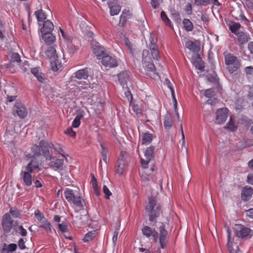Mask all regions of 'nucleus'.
<instances>
[{"label":"nucleus","mask_w":253,"mask_h":253,"mask_svg":"<svg viewBox=\"0 0 253 253\" xmlns=\"http://www.w3.org/2000/svg\"><path fill=\"white\" fill-rule=\"evenodd\" d=\"M148 200V203L145 208L146 212L149 217V221L154 222L155 224L156 219L161 216H163V206L158 202L155 197L149 196Z\"/></svg>","instance_id":"nucleus-1"},{"label":"nucleus","mask_w":253,"mask_h":253,"mask_svg":"<svg viewBox=\"0 0 253 253\" xmlns=\"http://www.w3.org/2000/svg\"><path fill=\"white\" fill-rule=\"evenodd\" d=\"M10 207L9 212L4 213L1 217V226L4 235H7L11 232L13 223L15 221L12 219L19 218L20 211L16 207Z\"/></svg>","instance_id":"nucleus-2"},{"label":"nucleus","mask_w":253,"mask_h":253,"mask_svg":"<svg viewBox=\"0 0 253 253\" xmlns=\"http://www.w3.org/2000/svg\"><path fill=\"white\" fill-rule=\"evenodd\" d=\"M158 230L159 234L154 229L151 228L148 226H144L142 229V232L144 235L147 237H167L170 232L171 229H169V223L159 222Z\"/></svg>","instance_id":"nucleus-3"},{"label":"nucleus","mask_w":253,"mask_h":253,"mask_svg":"<svg viewBox=\"0 0 253 253\" xmlns=\"http://www.w3.org/2000/svg\"><path fill=\"white\" fill-rule=\"evenodd\" d=\"M226 69L230 74L237 72L241 66V60L232 53L225 51L223 53Z\"/></svg>","instance_id":"nucleus-4"},{"label":"nucleus","mask_w":253,"mask_h":253,"mask_svg":"<svg viewBox=\"0 0 253 253\" xmlns=\"http://www.w3.org/2000/svg\"><path fill=\"white\" fill-rule=\"evenodd\" d=\"M64 196L66 200L71 204H73L78 211L84 209L85 202L80 196L75 195L73 190L66 188L64 191Z\"/></svg>","instance_id":"nucleus-5"},{"label":"nucleus","mask_w":253,"mask_h":253,"mask_svg":"<svg viewBox=\"0 0 253 253\" xmlns=\"http://www.w3.org/2000/svg\"><path fill=\"white\" fill-rule=\"evenodd\" d=\"M45 53L50 60L51 70L54 72L62 70L63 66L58 59L55 48L53 46L49 47Z\"/></svg>","instance_id":"nucleus-6"},{"label":"nucleus","mask_w":253,"mask_h":253,"mask_svg":"<svg viewBox=\"0 0 253 253\" xmlns=\"http://www.w3.org/2000/svg\"><path fill=\"white\" fill-rule=\"evenodd\" d=\"M101 63L107 69L117 67L119 65V61L114 55H109L107 52L101 59Z\"/></svg>","instance_id":"nucleus-7"},{"label":"nucleus","mask_w":253,"mask_h":253,"mask_svg":"<svg viewBox=\"0 0 253 253\" xmlns=\"http://www.w3.org/2000/svg\"><path fill=\"white\" fill-rule=\"evenodd\" d=\"M39 144L40 145L42 155L46 160H54L55 157H52V152L51 150L50 151V149L52 148V143H48L47 141L42 140L40 141Z\"/></svg>","instance_id":"nucleus-8"},{"label":"nucleus","mask_w":253,"mask_h":253,"mask_svg":"<svg viewBox=\"0 0 253 253\" xmlns=\"http://www.w3.org/2000/svg\"><path fill=\"white\" fill-rule=\"evenodd\" d=\"M155 147L152 145L146 148L144 152V156L146 159L144 160L142 158L140 159L141 165L142 168H148L149 162L154 159L155 157Z\"/></svg>","instance_id":"nucleus-9"},{"label":"nucleus","mask_w":253,"mask_h":253,"mask_svg":"<svg viewBox=\"0 0 253 253\" xmlns=\"http://www.w3.org/2000/svg\"><path fill=\"white\" fill-rule=\"evenodd\" d=\"M241 238H228L227 247L230 253H242L239 247L241 244Z\"/></svg>","instance_id":"nucleus-10"},{"label":"nucleus","mask_w":253,"mask_h":253,"mask_svg":"<svg viewBox=\"0 0 253 253\" xmlns=\"http://www.w3.org/2000/svg\"><path fill=\"white\" fill-rule=\"evenodd\" d=\"M117 76L119 84L123 86L126 85L127 82H130L132 77V74L128 70L122 71Z\"/></svg>","instance_id":"nucleus-11"},{"label":"nucleus","mask_w":253,"mask_h":253,"mask_svg":"<svg viewBox=\"0 0 253 253\" xmlns=\"http://www.w3.org/2000/svg\"><path fill=\"white\" fill-rule=\"evenodd\" d=\"M228 109L226 108L218 109L215 112V121L217 124H222L225 122L228 116Z\"/></svg>","instance_id":"nucleus-12"},{"label":"nucleus","mask_w":253,"mask_h":253,"mask_svg":"<svg viewBox=\"0 0 253 253\" xmlns=\"http://www.w3.org/2000/svg\"><path fill=\"white\" fill-rule=\"evenodd\" d=\"M13 110L21 119L25 118L27 115L26 107L23 103L20 101L15 102Z\"/></svg>","instance_id":"nucleus-13"},{"label":"nucleus","mask_w":253,"mask_h":253,"mask_svg":"<svg viewBox=\"0 0 253 253\" xmlns=\"http://www.w3.org/2000/svg\"><path fill=\"white\" fill-rule=\"evenodd\" d=\"M91 48L93 53L99 60H100L101 58L107 52L105 48L97 42H92L91 45Z\"/></svg>","instance_id":"nucleus-14"},{"label":"nucleus","mask_w":253,"mask_h":253,"mask_svg":"<svg viewBox=\"0 0 253 253\" xmlns=\"http://www.w3.org/2000/svg\"><path fill=\"white\" fill-rule=\"evenodd\" d=\"M238 229L235 231L236 235L237 237H251L253 236V231L250 228L245 227L241 224L237 225Z\"/></svg>","instance_id":"nucleus-15"},{"label":"nucleus","mask_w":253,"mask_h":253,"mask_svg":"<svg viewBox=\"0 0 253 253\" xmlns=\"http://www.w3.org/2000/svg\"><path fill=\"white\" fill-rule=\"evenodd\" d=\"M142 63L146 74L149 76L153 78L158 75V74L156 72L155 66L152 62V60L143 61Z\"/></svg>","instance_id":"nucleus-16"},{"label":"nucleus","mask_w":253,"mask_h":253,"mask_svg":"<svg viewBox=\"0 0 253 253\" xmlns=\"http://www.w3.org/2000/svg\"><path fill=\"white\" fill-rule=\"evenodd\" d=\"M32 170L27 169L25 168V171H22L21 172V176H22L24 184L27 186H30L32 184V173H33Z\"/></svg>","instance_id":"nucleus-17"},{"label":"nucleus","mask_w":253,"mask_h":253,"mask_svg":"<svg viewBox=\"0 0 253 253\" xmlns=\"http://www.w3.org/2000/svg\"><path fill=\"white\" fill-rule=\"evenodd\" d=\"M91 74V69L85 67L74 73L75 77L79 80H87Z\"/></svg>","instance_id":"nucleus-18"},{"label":"nucleus","mask_w":253,"mask_h":253,"mask_svg":"<svg viewBox=\"0 0 253 253\" xmlns=\"http://www.w3.org/2000/svg\"><path fill=\"white\" fill-rule=\"evenodd\" d=\"M13 235H17L21 236H26L27 235V231L23 228L22 225H18L17 221L13 223L12 229L10 233Z\"/></svg>","instance_id":"nucleus-19"},{"label":"nucleus","mask_w":253,"mask_h":253,"mask_svg":"<svg viewBox=\"0 0 253 253\" xmlns=\"http://www.w3.org/2000/svg\"><path fill=\"white\" fill-rule=\"evenodd\" d=\"M132 16V13L129 10L124 9L123 10L122 14L120 17V21L118 26L124 28L126 26V24L128 19Z\"/></svg>","instance_id":"nucleus-20"},{"label":"nucleus","mask_w":253,"mask_h":253,"mask_svg":"<svg viewBox=\"0 0 253 253\" xmlns=\"http://www.w3.org/2000/svg\"><path fill=\"white\" fill-rule=\"evenodd\" d=\"M253 194V189L249 186L244 187L241 190V198L244 201L250 200Z\"/></svg>","instance_id":"nucleus-21"},{"label":"nucleus","mask_w":253,"mask_h":253,"mask_svg":"<svg viewBox=\"0 0 253 253\" xmlns=\"http://www.w3.org/2000/svg\"><path fill=\"white\" fill-rule=\"evenodd\" d=\"M28 158H31V160L29 163L26 166V168L28 169L32 170L34 171V170H37V171H39L41 170V168L40 167L39 162L36 157L31 154L28 155Z\"/></svg>","instance_id":"nucleus-22"},{"label":"nucleus","mask_w":253,"mask_h":253,"mask_svg":"<svg viewBox=\"0 0 253 253\" xmlns=\"http://www.w3.org/2000/svg\"><path fill=\"white\" fill-rule=\"evenodd\" d=\"M230 14L232 16H233L236 20L248 21L247 19L243 13V11L239 6L234 8L233 10H232L230 12Z\"/></svg>","instance_id":"nucleus-23"},{"label":"nucleus","mask_w":253,"mask_h":253,"mask_svg":"<svg viewBox=\"0 0 253 253\" xmlns=\"http://www.w3.org/2000/svg\"><path fill=\"white\" fill-rule=\"evenodd\" d=\"M193 64L195 67L201 71V72H203L205 71V62L202 60L200 55L199 53H197L194 58L193 59Z\"/></svg>","instance_id":"nucleus-24"},{"label":"nucleus","mask_w":253,"mask_h":253,"mask_svg":"<svg viewBox=\"0 0 253 253\" xmlns=\"http://www.w3.org/2000/svg\"><path fill=\"white\" fill-rule=\"evenodd\" d=\"M236 36H237V39L238 42L241 45L245 44L250 40L249 34L243 31H241Z\"/></svg>","instance_id":"nucleus-25"},{"label":"nucleus","mask_w":253,"mask_h":253,"mask_svg":"<svg viewBox=\"0 0 253 253\" xmlns=\"http://www.w3.org/2000/svg\"><path fill=\"white\" fill-rule=\"evenodd\" d=\"M228 26L231 33L235 35L241 32L240 29L242 28V26L239 23L230 21L228 24Z\"/></svg>","instance_id":"nucleus-26"},{"label":"nucleus","mask_w":253,"mask_h":253,"mask_svg":"<svg viewBox=\"0 0 253 253\" xmlns=\"http://www.w3.org/2000/svg\"><path fill=\"white\" fill-rule=\"evenodd\" d=\"M53 29L54 25L52 22L50 20H47L43 22L42 27L41 29V32L42 34L52 32Z\"/></svg>","instance_id":"nucleus-27"},{"label":"nucleus","mask_w":253,"mask_h":253,"mask_svg":"<svg viewBox=\"0 0 253 253\" xmlns=\"http://www.w3.org/2000/svg\"><path fill=\"white\" fill-rule=\"evenodd\" d=\"M42 39L46 45H51L55 40V37L52 34V32L42 33Z\"/></svg>","instance_id":"nucleus-28"},{"label":"nucleus","mask_w":253,"mask_h":253,"mask_svg":"<svg viewBox=\"0 0 253 253\" xmlns=\"http://www.w3.org/2000/svg\"><path fill=\"white\" fill-rule=\"evenodd\" d=\"M185 46L193 52H198L200 49V44L192 41H188L185 43Z\"/></svg>","instance_id":"nucleus-29"},{"label":"nucleus","mask_w":253,"mask_h":253,"mask_svg":"<svg viewBox=\"0 0 253 253\" xmlns=\"http://www.w3.org/2000/svg\"><path fill=\"white\" fill-rule=\"evenodd\" d=\"M153 136L152 133L149 132H143L142 133V145H148L150 144L153 140Z\"/></svg>","instance_id":"nucleus-30"},{"label":"nucleus","mask_w":253,"mask_h":253,"mask_svg":"<svg viewBox=\"0 0 253 253\" xmlns=\"http://www.w3.org/2000/svg\"><path fill=\"white\" fill-rule=\"evenodd\" d=\"M17 248V246L16 244L12 243L7 246L5 243H4L1 253H11L16 251Z\"/></svg>","instance_id":"nucleus-31"},{"label":"nucleus","mask_w":253,"mask_h":253,"mask_svg":"<svg viewBox=\"0 0 253 253\" xmlns=\"http://www.w3.org/2000/svg\"><path fill=\"white\" fill-rule=\"evenodd\" d=\"M57 226L59 231L62 233L68 232L70 227L69 222L66 219L63 221L61 223H58Z\"/></svg>","instance_id":"nucleus-32"},{"label":"nucleus","mask_w":253,"mask_h":253,"mask_svg":"<svg viewBox=\"0 0 253 253\" xmlns=\"http://www.w3.org/2000/svg\"><path fill=\"white\" fill-rule=\"evenodd\" d=\"M84 116V111H81L78 113L77 116L74 120L72 123V127L75 128H78L79 127L81 124V119H82Z\"/></svg>","instance_id":"nucleus-33"},{"label":"nucleus","mask_w":253,"mask_h":253,"mask_svg":"<svg viewBox=\"0 0 253 253\" xmlns=\"http://www.w3.org/2000/svg\"><path fill=\"white\" fill-rule=\"evenodd\" d=\"M54 159H55V162H51L50 167L52 168H55L57 169L62 170L64 165V160L55 158Z\"/></svg>","instance_id":"nucleus-34"},{"label":"nucleus","mask_w":253,"mask_h":253,"mask_svg":"<svg viewBox=\"0 0 253 253\" xmlns=\"http://www.w3.org/2000/svg\"><path fill=\"white\" fill-rule=\"evenodd\" d=\"M35 15L38 22H43L46 19V14L42 9L37 10Z\"/></svg>","instance_id":"nucleus-35"},{"label":"nucleus","mask_w":253,"mask_h":253,"mask_svg":"<svg viewBox=\"0 0 253 253\" xmlns=\"http://www.w3.org/2000/svg\"><path fill=\"white\" fill-rule=\"evenodd\" d=\"M149 48L151 51V54L153 59L158 61L159 60L160 56L158 46L155 47V45H151L149 46Z\"/></svg>","instance_id":"nucleus-36"},{"label":"nucleus","mask_w":253,"mask_h":253,"mask_svg":"<svg viewBox=\"0 0 253 253\" xmlns=\"http://www.w3.org/2000/svg\"><path fill=\"white\" fill-rule=\"evenodd\" d=\"M41 223V227L43 228L45 231L51 233L52 232V226L48 220L45 218L40 222Z\"/></svg>","instance_id":"nucleus-37"},{"label":"nucleus","mask_w":253,"mask_h":253,"mask_svg":"<svg viewBox=\"0 0 253 253\" xmlns=\"http://www.w3.org/2000/svg\"><path fill=\"white\" fill-rule=\"evenodd\" d=\"M224 129L230 130L231 131H235L237 129L238 126L235 125V122L232 117H230L229 121L224 127Z\"/></svg>","instance_id":"nucleus-38"},{"label":"nucleus","mask_w":253,"mask_h":253,"mask_svg":"<svg viewBox=\"0 0 253 253\" xmlns=\"http://www.w3.org/2000/svg\"><path fill=\"white\" fill-rule=\"evenodd\" d=\"M182 24L184 29L187 32H190L193 30V24L189 19L184 18L183 20Z\"/></svg>","instance_id":"nucleus-39"},{"label":"nucleus","mask_w":253,"mask_h":253,"mask_svg":"<svg viewBox=\"0 0 253 253\" xmlns=\"http://www.w3.org/2000/svg\"><path fill=\"white\" fill-rule=\"evenodd\" d=\"M111 2L108 3L111 15H117L121 10V6L118 4L111 5Z\"/></svg>","instance_id":"nucleus-40"},{"label":"nucleus","mask_w":253,"mask_h":253,"mask_svg":"<svg viewBox=\"0 0 253 253\" xmlns=\"http://www.w3.org/2000/svg\"><path fill=\"white\" fill-rule=\"evenodd\" d=\"M52 148L59 154L62 155L63 157H65V153L61 144L57 143L54 145L52 143Z\"/></svg>","instance_id":"nucleus-41"},{"label":"nucleus","mask_w":253,"mask_h":253,"mask_svg":"<svg viewBox=\"0 0 253 253\" xmlns=\"http://www.w3.org/2000/svg\"><path fill=\"white\" fill-rule=\"evenodd\" d=\"M31 151L33 154V155H34L35 157V156L39 157L42 155L40 144L39 145H36V144H35L34 145H33V146L31 148Z\"/></svg>","instance_id":"nucleus-42"},{"label":"nucleus","mask_w":253,"mask_h":253,"mask_svg":"<svg viewBox=\"0 0 253 253\" xmlns=\"http://www.w3.org/2000/svg\"><path fill=\"white\" fill-rule=\"evenodd\" d=\"M69 42H70L67 45L68 51L70 54H74L79 50V48L78 46L74 44L71 40Z\"/></svg>","instance_id":"nucleus-43"},{"label":"nucleus","mask_w":253,"mask_h":253,"mask_svg":"<svg viewBox=\"0 0 253 253\" xmlns=\"http://www.w3.org/2000/svg\"><path fill=\"white\" fill-rule=\"evenodd\" d=\"M161 18L167 26L169 27L171 26V21L169 20V19L167 16V14L164 11H162L161 12Z\"/></svg>","instance_id":"nucleus-44"},{"label":"nucleus","mask_w":253,"mask_h":253,"mask_svg":"<svg viewBox=\"0 0 253 253\" xmlns=\"http://www.w3.org/2000/svg\"><path fill=\"white\" fill-rule=\"evenodd\" d=\"M212 2V0H195V4L197 6H206Z\"/></svg>","instance_id":"nucleus-45"},{"label":"nucleus","mask_w":253,"mask_h":253,"mask_svg":"<svg viewBox=\"0 0 253 253\" xmlns=\"http://www.w3.org/2000/svg\"><path fill=\"white\" fill-rule=\"evenodd\" d=\"M10 61L11 62L20 63L21 60L19 54L18 53L13 52L10 56Z\"/></svg>","instance_id":"nucleus-46"},{"label":"nucleus","mask_w":253,"mask_h":253,"mask_svg":"<svg viewBox=\"0 0 253 253\" xmlns=\"http://www.w3.org/2000/svg\"><path fill=\"white\" fill-rule=\"evenodd\" d=\"M35 216L37 219L40 222L43 221L46 218L44 217V215L39 210H37L35 211L34 213Z\"/></svg>","instance_id":"nucleus-47"},{"label":"nucleus","mask_w":253,"mask_h":253,"mask_svg":"<svg viewBox=\"0 0 253 253\" xmlns=\"http://www.w3.org/2000/svg\"><path fill=\"white\" fill-rule=\"evenodd\" d=\"M172 121L169 116L166 117L164 122L165 129H169L172 126Z\"/></svg>","instance_id":"nucleus-48"},{"label":"nucleus","mask_w":253,"mask_h":253,"mask_svg":"<svg viewBox=\"0 0 253 253\" xmlns=\"http://www.w3.org/2000/svg\"><path fill=\"white\" fill-rule=\"evenodd\" d=\"M204 95L207 98H211L215 95L214 89L211 88L206 89L204 91Z\"/></svg>","instance_id":"nucleus-49"},{"label":"nucleus","mask_w":253,"mask_h":253,"mask_svg":"<svg viewBox=\"0 0 253 253\" xmlns=\"http://www.w3.org/2000/svg\"><path fill=\"white\" fill-rule=\"evenodd\" d=\"M133 111L136 113L138 117H140L142 115L141 109L139 107L137 104H134L132 105Z\"/></svg>","instance_id":"nucleus-50"},{"label":"nucleus","mask_w":253,"mask_h":253,"mask_svg":"<svg viewBox=\"0 0 253 253\" xmlns=\"http://www.w3.org/2000/svg\"><path fill=\"white\" fill-rule=\"evenodd\" d=\"M64 133L72 138H75L76 137V132L73 130L72 127L67 128Z\"/></svg>","instance_id":"nucleus-51"},{"label":"nucleus","mask_w":253,"mask_h":253,"mask_svg":"<svg viewBox=\"0 0 253 253\" xmlns=\"http://www.w3.org/2000/svg\"><path fill=\"white\" fill-rule=\"evenodd\" d=\"M208 80L209 82L211 83H215L217 84H219V79L217 78V75H210L208 77Z\"/></svg>","instance_id":"nucleus-52"},{"label":"nucleus","mask_w":253,"mask_h":253,"mask_svg":"<svg viewBox=\"0 0 253 253\" xmlns=\"http://www.w3.org/2000/svg\"><path fill=\"white\" fill-rule=\"evenodd\" d=\"M149 51L147 49H144L142 51V62L147 61V60H151V58L149 57Z\"/></svg>","instance_id":"nucleus-53"},{"label":"nucleus","mask_w":253,"mask_h":253,"mask_svg":"<svg viewBox=\"0 0 253 253\" xmlns=\"http://www.w3.org/2000/svg\"><path fill=\"white\" fill-rule=\"evenodd\" d=\"M103 192L105 194V198L106 199H109L110 196L112 195V193L109 190L106 185L103 186Z\"/></svg>","instance_id":"nucleus-54"},{"label":"nucleus","mask_w":253,"mask_h":253,"mask_svg":"<svg viewBox=\"0 0 253 253\" xmlns=\"http://www.w3.org/2000/svg\"><path fill=\"white\" fill-rule=\"evenodd\" d=\"M245 71L248 78H251L253 76V67L252 66L247 67Z\"/></svg>","instance_id":"nucleus-55"},{"label":"nucleus","mask_w":253,"mask_h":253,"mask_svg":"<svg viewBox=\"0 0 253 253\" xmlns=\"http://www.w3.org/2000/svg\"><path fill=\"white\" fill-rule=\"evenodd\" d=\"M12 63L13 62H11L9 60L8 63L5 64L2 66V68L8 69L11 72H14L15 71V69Z\"/></svg>","instance_id":"nucleus-56"},{"label":"nucleus","mask_w":253,"mask_h":253,"mask_svg":"<svg viewBox=\"0 0 253 253\" xmlns=\"http://www.w3.org/2000/svg\"><path fill=\"white\" fill-rule=\"evenodd\" d=\"M184 11L185 12L188 14V15H191L192 13V6L191 3H187L184 8Z\"/></svg>","instance_id":"nucleus-57"},{"label":"nucleus","mask_w":253,"mask_h":253,"mask_svg":"<svg viewBox=\"0 0 253 253\" xmlns=\"http://www.w3.org/2000/svg\"><path fill=\"white\" fill-rule=\"evenodd\" d=\"M149 41H150V44H149V46H151V45L154 46L155 45V47L158 46V45L157 44V40L156 38V39L154 38L152 34H150V35Z\"/></svg>","instance_id":"nucleus-58"},{"label":"nucleus","mask_w":253,"mask_h":253,"mask_svg":"<svg viewBox=\"0 0 253 253\" xmlns=\"http://www.w3.org/2000/svg\"><path fill=\"white\" fill-rule=\"evenodd\" d=\"M98 236H99V235L98 234L97 231L93 230L86 233L84 237H95Z\"/></svg>","instance_id":"nucleus-59"},{"label":"nucleus","mask_w":253,"mask_h":253,"mask_svg":"<svg viewBox=\"0 0 253 253\" xmlns=\"http://www.w3.org/2000/svg\"><path fill=\"white\" fill-rule=\"evenodd\" d=\"M125 44H126V46L127 47L128 49L132 53V44L127 38H126L125 39Z\"/></svg>","instance_id":"nucleus-60"},{"label":"nucleus","mask_w":253,"mask_h":253,"mask_svg":"<svg viewBox=\"0 0 253 253\" xmlns=\"http://www.w3.org/2000/svg\"><path fill=\"white\" fill-rule=\"evenodd\" d=\"M25 241H24V238H20L18 242V246L19 248L21 250H24L26 249V246L25 245V243L26 242L27 238H24Z\"/></svg>","instance_id":"nucleus-61"},{"label":"nucleus","mask_w":253,"mask_h":253,"mask_svg":"<svg viewBox=\"0 0 253 253\" xmlns=\"http://www.w3.org/2000/svg\"><path fill=\"white\" fill-rule=\"evenodd\" d=\"M245 3L249 9L253 10V0H245Z\"/></svg>","instance_id":"nucleus-62"},{"label":"nucleus","mask_w":253,"mask_h":253,"mask_svg":"<svg viewBox=\"0 0 253 253\" xmlns=\"http://www.w3.org/2000/svg\"><path fill=\"white\" fill-rule=\"evenodd\" d=\"M126 152L122 151L121 152L120 157L118 160V164H125L124 163L125 155H126Z\"/></svg>","instance_id":"nucleus-63"},{"label":"nucleus","mask_w":253,"mask_h":253,"mask_svg":"<svg viewBox=\"0 0 253 253\" xmlns=\"http://www.w3.org/2000/svg\"><path fill=\"white\" fill-rule=\"evenodd\" d=\"M151 4L154 9H157L160 6V0H151Z\"/></svg>","instance_id":"nucleus-64"}]
</instances>
